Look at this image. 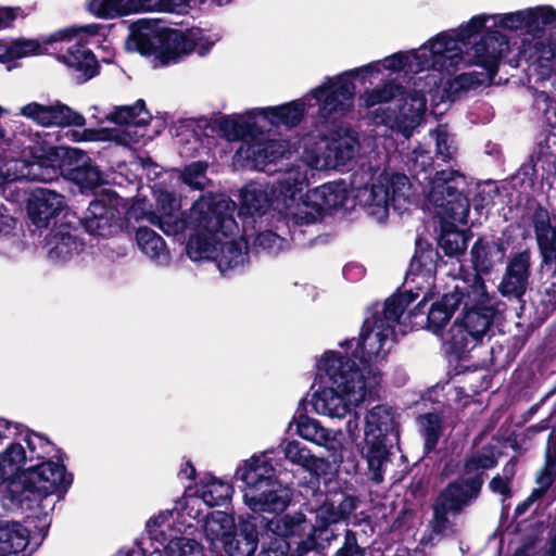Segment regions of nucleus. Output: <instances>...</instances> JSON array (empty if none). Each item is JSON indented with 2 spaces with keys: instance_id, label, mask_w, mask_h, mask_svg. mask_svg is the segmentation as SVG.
<instances>
[{
  "instance_id": "nucleus-1",
  "label": "nucleus",
  "mask_w": 556,
  "mask_h": 556,
  "mask_svg": "<svg viewBox=\"0 0 556 556\" xmlns=\"http://www.w3.org/2000/svg\"><path fill=\"white\" fill-rule=\"evenodd\" d=\"M438 253L431 248L417 252L409 266L412 281L421 279L426 286L416 287V293L394 294L364 321L357 341L340 343L343 351L324 352L316 362V378L323 384L312 396L316 414L343 419L364 402L374 400L380 384L378 365L386 358L396 333L407 327L401 321L406 307L420 294L419 308L434 294V273Z\"/></svg>"
},
{
  "instance_id": "nucleus-2",
  "label": "nucleus",
  "mask_w": 556,
  "mask_h": 556,
  "mask_svg": "<svg viewBox=\"0 0 556 556\" xmlns=\"http://www.w3.org/2000/svg\"><path fill=\"white\" fill-rule=\"evenodd\" d=\"M509 52V38L498 29L488 30L481 39L462 54L459 43L451 30L441 31L418 49L397 52L365 66L348 71L340 76L353 84L352 78L362 75L363 83L368 76L378 75L382 70L391 73L403 71L417 74L434 70L453 74L462 64L479 65L486 70L490 79L496 74L501 59Z\"/></svg>"
},
{
  "instance_id": "nucleus-3",
  "label": "nucleus",
  "mask_w": 556,
  "mask_h": 556,
  "mask_svg": "<svg viewBox=\"0 0 556 556\" xmlns=\"http://www.w3.org/2000/svg\"><path fill=\"white\" fill-rule=\"evenodd\" d=\"M237 204L225 194H202L191 206V233L186 243L193 262L214 261L222 275L249 263L248 240L253 237L248 220H236Z\"/></svg>"
},
{
  "instance_id": "nucleus-4",
  "label": "nucleus",
  "mask_w": 556,
  "mask_h": 556,
  "mask_svg": "<svg viewBox=\"0 0 556 556\" xmlns=\"http://www.w3.org/2000/svg\"><path fill=\"white\" fill-rule=\"evenodd\" d=\"M489 23L508 31H525L530 39L521 41L520 54L535 62H549L556 56V45L542 36L545 27L556 23V10L549 5H538L507 13L477 14L467 23L450 29L459 43L462 54L472 36L480 34Z\"/></svg>"
},
{
  "instance_id": "nucleus-5",
  "label": "nucleus",
  "mask_w": 556,
  "mask_h": 556,
  "mask_svg": "<svg viewBox=\"0 0 556 556\" xmlns=\"http://www.w3.org/2000/svg\"><path fill=\"white\" fill-rule=\"evenodd\" d=\"M355 93V86L346 76L327 78L320 86L313 89L303 98L289 103L257 108L262 125L273 126H295L304 113L316 116L319 122L325 123L336 119L352 106Z\"/></svg>"
},
{
  "instance_id": "nucleus-6",
  "label": "nucleus",
  "mask_w": 556,
  "mask_h": 556,
  "mask_svg": "<svg viewBox=\"0 0 556 556\" xmlns=\"http://www.w3.org/2000/svg\"><path fill=\"white\" fill-rule=\"evenodd\" d=\"M214 43L215 39L199 28L174 29L157 21L139 20L131 26L127 49L153 55L156 67L178 63L193 51L205 55Z\"/></svg>"
},
{
  "instance_id": "nucleus-7",
  "label": "nucleus",
  "mask_w": 556,
  "mask_h": 556,
  "mask_svg": "<svg viewBox=\"0 0 556 556\" xmlns=\"http://www.w3.org/2000/svg\"><path fill=\"white\" fill-rule=\"evenodd\" d=\"M350 185L359 205L378 223L387 220L391 205L403 213L418 203L412 184L404 174L363 165L352 174Z\"/></svg>"
},
{
  "instance_id": "nucleus-8",
  "label": "nucleus",
  "mask_w": 556,
  "mask_h": 556,
  "mask_svg": "<svg viewBox=\"0 0 556 556\" xmlns=\"http://www.w3.org/2000/svg\"><path fill=\"white\" fill-rule=\"evenodd\" d=\"M406 165L417 178L425 174L424 179H429L422 192L427 200V208L430 205L435 214L443 220L466 224L469 213L468 199L459 191L465 185L463 175L454 169L437 172L433 177H428L427 172L432 166L431 152L418 146L406 154Z\"/></svg>"
},
{
  "instance_id": "nucleus-9",
  "label": "nucleus",
  "mask_w": 556,
  "mask_h": 556,
  "mask_svg": "<svg viewBox=\"0 0 556 556\" xmlns=\"http://www.w3.org/2000/svg\"><path fill=\"white\" fill-rule=\"evenodd\" d=\"M48 134H20L11 142V159L0 160V184L26 179L50 182L60 175L64 151L54 147Z\"/></svg>"
},
{
  "instance_id": "nucleus-10",
  "label": "nucleus",
  "mask_w": 556,
  "mask_h": 556,
  "mask_svg": "<svg viewBox=\"0 0 556 556\" xmlns=\"http://www.w3.org/2000/svg\"><path fill=\"white\" fill-rule=\"evenodd\" d=\"M273 453L267 450L254 454L242 460L235 472V478L243 483V503L253 513H282L291 503L292 491L278 481Z\"/></svg>"
},
{
  "instance_id": "nucleus-11",
  "label": "nucleus",
  "mask_w": 556,
  "mask_h": 556,
  "mask_svg": "<svg viewBox=\"0 0 556 556\" xmlns=\"http://www.w3.org/2000/svg\"><path fill=\"white\" fill-rule=\"evenodd\" d=\"M301 159L292 166H303L314 177L315 170L342 168L357 156L361 143L358 135L352 129H340L329 137L306 135L301 140Z\"/></svg>"
},
{
  "instance_id": "nucleus-12",
  "label": "nucleus",
  "mask_w": 556,
  "mask_h": 556,
  "mask_svg": "<svg viewBox=\"0 0 556 556\" xmlns=\"http://www.w3.org/2000/svg\"><path fill=\"white\" fill-rule=\"evenodd\" d=\"M424 89L404 92L392 83L365 91L362 99L368 108L392 102L381 122L389 128L401 132L405 138L420 124L426 111Z\"/></svg>"
},
{
  "instance_id": "nucleus-13",
  "label": "nucleus",
  "mask_w": 556,
  "mask_h": 556,
  "mask_svg": "<svg viewBox=\"0 0 556 556\" xmlns=\"http://www.w3.org/2000/svg\"><path fill=\"white\" fill-rule=\"evenodd\" d=\"M394 430L395 418L392 407L378 404L365 414L362 453L372 473V480L377 483L383 479V468L388 458L387 437Z\"/></svg>"
},
{
  "instance_id": "nucleus-14",
  "label": "nucleus",
  "mask_w": 556,
  "mask_h": 556,
  "mask_svg": "<svg viewBox=\"0 0 556 556\" xmlns=\"http://www.w3.org/2000/svg\"><path fill=\"white\" fill-rule=\"evenodd\" d=\"M312 176L308 169H303V166L289 165L278 176V189L281 199L277 201V212L281 214L287 223L293 225H309L316 220H306L303 217L313 204L309 199V191L304 195L303 190L309 185Z\"/></svg>"
},
{
  "instance_id": "nucleus-15",
  "label": "nucleus",
  "mask_w": 556,
  "mask_h": 556,
  "mask_svg": "<svg viewBox=\"0 0 556 556\" xmlns=\"http://www.w3.org/2000/svg\"><path fill=\"white\" fill-rule=\"evenodd\" d=\"M172 518L173 511L166 510L147 522L149 538L163 546V556H204L202 545L184 536V529L177 527Z\"/></svg>"
},
{
  "instance_id": "nucleus-16",
  "label": "nucleus",
  "mask_w": 556,
  "mask_h": 556,
  "mask_svg": "<svg viewBox=\"0 0 556 556\" xmlns=\"http://www.w3.org/2000/svg\"><path fill=\"white\" fill-rule=\"evenodd\" d=\"M153 193L156 202V211H149L144 218L152 225L159 227L167 236H177L186 228L191 231V207L187 213L179 214L180 199L161 185L153 186Z\"/></svg>"
},
{
  "instance_id": "nucleus-17",
  "label": "nucleus",
  "mask_w": 556,
  "mask_h": 556,
  "mask_svg": "<svg viewBox=\"0 0 556 556\" xmlns=\"http://www.w3.org/2000/svg\"><path fill=\"white\" fill-rule=\"evenodd\" d=\"M261 132L262 130L256 132L251 140L241 142L235 157L242 166L268 170L271 164L291 152V146L285 140L260 137Z\"/></svg>"
},
{
  "instance_id": "nucleus-18",
  "label": "nucleus",
  "mask_w": 556,
  "mask_h": 556,
  "mask_svg": "<svg viewBox=\"0 0 556 556\" xmlns=\"http://www.w3.org/2000/svg\"><path fill=\"white\" fill-rule=\"evenodd\" d=\"M124 204L115 194L106 193L90 202L84 217L86 230L93 236L109 237L122 229Z\"/></svg>"
},
{
  "instance_id": "nucleus-19",
  "label": "nucleus",
  "mask_w": 556,
  "mask_h": 556,
  "mask_svg": "<svg viewBox=\"0 0 556 556\" xmlns=\"http://www.w3.org/2000/svg\"><path fill=\"white\" fill-rule=\"evenodd\" d=\"M1 500L8 509L30 511L36 518H40L41 515L47 516L48 509H52L54 505V503L42 502L35 488L30 485L25 471L13 479H8Z\"/></svg>"
},
{
  "instance_id": "nucleus-20",
  "label": "nucleus",
  "mask_w": 556,
  "mask_h": 556,
  "mask_svg": "<svg viewBox=\"0 0 556 556\" xmlns=\"http://www.w3.org/2000/svg\"><path fill=\"white\" fill-rule=\"evenodd\" d=\"M265 528L267 533L286 541L288 538L305 535V539L298 543L296 556H305L317 546L312 520H308L302 513L275 517L266 522Z\"/></svg>"
},
{
  "instance_id": "nucleus-21",
  "label": "nucleus",
  "mask_w": 556,
  "mask_h": 556,
  "mask_svg": "<svg viewBox=\"0 0 556 556\" xmlns=\"http://www.w3.org/2000/svg\"><path fill=\"white\" fill-rule=\"evenodd\" d=\"M25 472L43 503H48V496L52 494H64L72 483V477L66 473L64 466L53 462L35 465Z\"/></svg>"
},
{
  "instance_id": "nucleus-22",
  "label": "nucleus",
  "mask_w": 556,
  "mask_h": 556,
  "mask_svg": "<svg viewBox=\"0 0 556 556\" xmlns=\"http://www.w3.org/2000/svg\"><path fill=\"white\" fill-rule=\"evenodd\" d=\"M20 114L45 127L71 125L83 127L86 124L81 114L60 102L48 105L30 102L20 109Z\"/></svg>"
},
{
  "instance_id": "nucleus-23",
  "label": "nucleus",
  "mask_w": 556,
  "mask_h": 556,
  "mask_svg": "<svg viewBox=\"0 0 556 556\" xmlns=\"http://www.w3.org/2000/svg\"><path fill=\"white\" fill-rule=\"evenodd\" d=\"M295 425L296 433L304 440L326 448L333 460H341L343 448V433L341 430L325 428L320 422L306 415H300L289 424V427Z\"/></svg>"
},
{
  "instance_id": "nucleus-24",
  "label": "nucleus",
  "mask_w": 556,
  "mask_h": 556,
  "mask_svg": "<svg viewBox=\"0 0 556 556\" xmlns=\"http://www.w3.org/2000/svg\"><path fill=\"white\" fill-rule=\"evenodd\" d=\"M278 198L281 199L278 189V179L274 186L263 182H250L241 191V215L249 214L250 217H243L242 223L248 220L255 223L254 214L263 215L269 208L277 211Z\"/></svg>"
},
{
  "instance_id": "nucleus-25",
  "label": "nucleus",
  "mask_w": 556,
  "mask_h": 556,
  "mask_svg": "<svg viewBox=\"0 0 556 556\" xmlns=\"http://www.w3.org/2000/svg\"><path fill=\"white\" fill-rule=\"evenodd\" d=\"M104 119L125 125L124 128H117L121 131H131L136 135L137 140L132 141L128 147L144 142V139L151 138L146 130V126L151 121L150 113L146 110L143 100H138L134 105L115 106L104 116Z\"/></svg>"
},
{
  "instance_id": "nucleus-26",
  "label": "nucleus",
  "mask_w": 556,
  "mask_h": 556,
  "mask_svg": "<svg viewBox=\"0 0 556 556\" xmlns=\"http://www.w3.org/2000/svg\"><path fill=\"white\" fill-rule=\"evenodd\" d=\"M531 254L522 251L515 254L507 264L505 275L498 286L504 296L521 298L529 285Z\"/></svg>"
},
{
  "instance_id": "nucleus-27",
  "label": "nucleus",
  "mask_w": 556,
  "mask_h": 556,
  "mask_svg": "<svg viewBox=\"0 0 556 556\" xmlns=\"http://www.w3.org/2000/svg\"><path fill=\"white\" fill-rule=\"evenodd\" d=\"M482 484L483 479L479 475L452 482L441 492L437 503L447 507L453 514H459L478 497Z\"/></svg>"
},
{
  "instance_id": "nucleus-28",
  "label": "nucleus",
  "mask_w": 556,
  "mask_h": 556,
  "mask_svg": "<svg viewBox=\"0 0 556 556\" xmlns=\"http://www.w3.org/2000/svg\"><path fill=\"white\" fill-rule=\"evenodd\" d=\"M260 542L258 530L252 516H239L236 530L222 548L227 556H253Z\"/></svg>"
},
{
  "instance_id": "nucleus-29",
  "label": "nucleus",
  "mask_w": 556,
  "mask_h": 556,
  "mask_svg": "<svg viewBox=\"0 0 556 556\" xmlns=\"http://www.w3.org/2000/svg\"><path fill=\"white\" fill-rule=\"evenodd\" d=\"M66 206L62 194L47 188L37 189L28 202V214L37 227H48L51 218Z\"/></svg>"
},
{
  "instance_id": "nucleus-30",
  "label": "nucleus",
  "mask_w": 556,
  "mask_h": 556,
  "mask_svg": "<svg viewBox=\"0 0 556 556\" xmlns=\"http://www.w3.org/2000/svg\"><path fill=\"white\" fill-rule=\"evenodd\" d=\"M308 191L313 204L303 217L306 220H317L324 210L341 206L348 200V187L342 180L324 184Z\"/></svg>"
},
{
  "instance_id": "nucleus-31",
  "label": "nucleus",
  "mask_w": 556,
  "mask_h": 556,
  "mask_svg": "<svg viewBox=\"0 0 556 556\" xmlns=\"http://www.w3.org/2000/svg\"><path fill=\"white\" fill-rule=\"evenodd\" d=\"M219 130L228 140H239L242 142L251 140L256 132H260L264 125L261 124L257 108L252 109L244 114H233L225 116L219 121Z\"/></svg>"
},
{
  "instance_id": "nucleus-32",
  "label": "nucleus",
  "mask_w": 556,
  "mask_h": 556,
  "mask_svg": "<svg viewBox=\"0 0 556 556\" xmlns=\"http://www.w3.org/2000/svg\"><path fill=\"white\" fill-rule=\"evenodd\" d=\"M48 256L54 262H66L79 254L83 243L78 240L75 229L68 225H60L47 241Z\"/></svg>"
},
{
  "instance_id": "nucleus-33",
  "label": "nucleus",
  "mask_w": 556,
  "mask_h": 556,
  "mask_svg": "<svg viewBox=\"0 0 556 556\" xmlns=\"http://www.w3.org/2000/svg\"><path fill=\"white\" fill-rule=\"evenodd\" d=\"M355 508V500L343 494L338 498L325 502L313 513L315 516V521L312 522L314 534L326 529L331 523L345 519Z\"/></svg>"
},
{
  "instance_id": "nucleus-34",
  "label": "nucleus",
  "mask_w": 556,
  "mask_h": 556,
  "mask_svg": "<svg viewBox=\"0 0 556 556\" xmlns=\"http://www.w3.org/2000/svg\"><path fill=\"white\" fill-rule=\"evenodd\" d=\"M532 223L544 262L555 263L556 269V228L551 224L549 213L538 207L532 215Z\"/></svg>"
},
{
  "instance_id": "nucleus-35",
  "label": "nucleus",
  "mask_w": 556,
  "mask_h": 556,
  "mask_svg": "<svg viewBox=\"0 0 556 556\" xmlns=\"http://www.w3.org/2000/svg\"><path fill=\"white\" fill-rule=\"evenodd\" d=\"M64 151L63 157L74 159L77 165L72 167L68 172V177L81 188L91 189L101 180L99 169L91 163L88 155L78 149H67L64 147H56Z\"/></svg>"
},
{
  "instance_id": "nucleus-36",
  "label": "nucleus",
  "mask_w": 556,
  "mask_h": 556,
  "mask_svg": "<svg viewBox=\"0 0 556 556\" xmlns=\"http://www.w3.org/2000/svg\"><path fill=\"white\" fill-rule=\"evenodd\" d=\"M237 522L233 516L216 510L207 515L203 523V533L210 545L215 548H223L231 532L236 530Z\"/></svg>"
},
{
  "instance_id": "nucleus-37",
  "label": "nucleus",
  "mask_w": 556,
  "mask_h": 556,
  "mask_svg": "<svg viewBox=\"0 0 556 556\" xmlns=\"http://www.w3.org/2000/svg\"><path fill=\"white\" fill-rule=\"evenodd\" d=\"M545 458L544 469L538 477L539 486L532 491L531 495L522 504L517 506V515L523 514L533 502L541 498L556 479V434L554 432L548 438Z\"/></svg>"
},
{
  "instance_id": "nucleus-38",
  "label": "nucleus",
  "mask_w": 556,
  "mask_h": 556,
  "mask_svg": "<svg viewBox=\"0 0 556 556\" xmlns=\"http://www.w3.org/2000/svg\"><path fill=\"white\" fill-rule=\"evenodd\" d=\"M62 59L68 67L74 70L80 81H86L98 73L99 65L96 56L80 40L70 46Z\"/></svg>"
},
{
  "instance_id": "nucleus-39",
  "label": "nucleus",
  "mask_w": 556,
  "mask_h": 556,
  "mask_svg": "<svg viewBox=\"0 0 556 556\" xmlns=\"http://www.w3.org/2000/svg\"><path fill=\"white\" fill-rule=\"evenodd\" d=\"M136 242L140 251L156 266L166 267L170 264V253L164 239L148 227H139Z\"/></svg>"
},
{
  "instance_id": "nucleus-40",
  "label": "nucleus",
  "mask_w": 556,
  "mask_h": 556,
  "mask_svg": "<svg viewBox=\"0 0 556 556\" xmlns=\"http://www.w3.org/2000/svg\"><path fill=\"white\" fill-rule=\"evenodd\" d=\"M65 136L73 142H109L113 141L121 146H129L137 140L131 131H121L116 128H85L71 129Z\"/></svg>"
},
{
  "instance_id": "nucleus-41",
  "label": "nucleus",
  "mask_w": 556,
  "mask_h": 556,
  "mask_svg": "<svg viewBox=\"0 0 556 556\" xmlns=\"http://www.w3.org/2000/svg\"><path fill=\"white\" fill-rule=\"evenodd\" d=\"M285 458L306 471L319 476L325 472L328 464L324 458L312 454L311 450L296 440H288L281 444Z\"/></svg>"
},
{
  "instance_id": "nucleus-42",
  "label": "nucleus",
  "mask_w": 556,
  "mask_h": 556,
  "mask_svg": "<svg viewBox=\"0 0 556 556\" xmlns=\"http://www.w3.org/2000/svg\"><path fill=\"white\" fill-rule=\"evenodd\" d=\"M456 515L447 507L435 502L433 518L429 523V529L422 534L420 543L422 545H434L441 538L456 533L458 531L457 523L451 518Z\"/></svg>"
},
{
  "instance_id": "nucleus-43",
  "label": "nucleus",
  "mask_w": 556,
  "mask_h": 556,
  "mask_svg": "<svg viewBox=\"0 0 556 556\" xmlns=\"http://www.w3.org/2000/svg\"><path fill=\"white\" fill-rule=\"evenodd\" d=\"M462 302L463 292L459 291L458 287L453 292L444 294L441 300L431 305L428 314V328L433 333H439Z\"/></svg>"
},
{
  "instance_id": "nucleus-44",
  "label": "nucleus",
  "mask_w": 556,
  "mask_h": 556,
  "mask_svg": "<svg viewBox=\"0 0 556 556\" xmlns=\"http://www.w3.org/2000/svg\"><path fill=\"white\" fill-rule=\"evenodd\" d=\"M506 249L502 243L477 241L471 249V260L478 273L488 274L492 268L502 263Z\"/></svg>"
},
{
  "instance_id": "nucleus-45",
  "label": "nucleus",
  "mask_w": 556,
  "mask_h": 556,
  "mask_svg": "<svg viewBox=\"0 0 556 556\" xmlns=\"http://www.w3.org/2000/svg\"><path fill=\"white\" fill-rule=\"evenodd\" d=\"M46 47L36 39L18 38L0 42V63H10L17 59L42 54Z\"/></svg>"
},
{
  "instance_id": "nucleus-46",
  "label": "nucleus",
  "mask_w": 556,
  "mask_h": 556,
  "mask_svg": "<svg viewBox=\"0 0 556 556\" xmlns=\"http://www.w3.org/2000/svg\"><path fill=\"white\" fill-rule=\"evenodd\" d=\"M501 452L488 444L473 451L467 456L464 465V473L468 477L479 475L483 479V471L494 468L498 464Z\"/></svg>"
},
{
  "instance_id": "nucleus-47",
  "label": "nucleus",
  "mask_w": 556,
  "mask_h": 556,
  "mask_svg": "<svg viewBox=\"0 0 556 556\" xmlns=\"http://www.w3.org/2000/svg\"><path fill=\"white\" fill-rule=\"evenodd\" d=\"M28 544V531L18 522H0V556L23 551Z\"/></svg>"
},
{
  "instance_id": "nucleus-48",
  "label": "nucleus",
  "mask_w": 556,
  "mask_h": 556,
  "mask_svg": "<svg viewBox=\"0 0 556 556\" xmlns=\"http://www.w3.org/2000/svg\"><path fill=\"white\" fill-rule=\"evenodd\" d=\"M494 309L485 306L484 309L468 308L460 319L467 328V333L475 337L477 344L482 342L483 338L489 336L494 317Z\"/></svg>"
},
{
  "instance_id": "nucleus-49",
  "label": "nucleus",
  "mask_w": 556,
  "mask_h": 556,
  "mask_svg": "<svg viewBox=\"0 0 556 556\" xmlns=\"http://www.w3.org/2000/svg\"><path fill=\"white\" fill-rule=\"evenodd\" d=\"M232 485L216 478H205L197 491V496L206 506H219L226 503L232 495Z\"/></svg>"
},
{
  "instance_id": "nucleus-50",
  "label": "nucleus",
  "mask_w": 556,
  "mask_h": 556,
  "mask_svg": "<svg viewBox=\"0 0 556 556\" xmlns=\"http://www.w3.org/2000/svg\"><path fill=\"white\" fill-rule=\"evenodd\" d=\"M442 340L446 351L456 356H462L478 345L475 337L467 333V328L460 319L454 321Z\"/></svg>"
},
{
  "instance_id": "nucleus-51",
  "label": "nucleus",
  "mask_w": 556,
  "mask_h": 556,
  "mask_svg": "<svg viewBox=\"0 0 556 556\" xmlns=\"http://www.w3.org/2000/svg\"><path fill=\"white\" fill-rule=\"evenodd\" d=\"M90 11L100 17H115L136 12L135 0H91Z\"/></svg>"
},
{
  "instance_id": "nucleus-52",
  "label": "nucleus",
  "mask_w": 556,
  "mask_h": 556,
  "mask_svg": "<svg viewBox=\"0 0 556 556\" xmlns=\"http://www.w3.org/2000/svg\"><path fill=\"white\" fill-rule=\"evenodd\" d=\"M22 441L12 442L0 453V467L9 476H15L29 460Z\"/></svg>"
},
{
  "instance_id": "nucleus-53",
  "label": "nucleus",
  "mask_w": 556,
  "mask_h": 556,
  "mask_svg": "<svg viewBox=\"0 0 556 556\" xmlns=\"http://www.w3.org/2000/svg\"><path fill=\"white\" fill-rule=\"evenodd\" d=\"M464 298L465 295L463 294V299ZM485 306H491L493 307L494 312L496 311L495 301L488 293L484 281L480 277L476 276L466 292L465 307L466 309L478 308L482 311Z\"/></svg>"
},
{
  "instance_id": "nucleus-54",
  "label": "nucleus",
  "mask_w": 556,
  "mask_h": 556,
  "mask_svg": "<svg viewBox=\"0 0 556 556\" xmlns=\"http://www.w3.org/2000/svg\"><path fill=\"white\" fill-rule=\"evenodd\" d=\"M420 431L425 438V448L430 452L437 445L441 429L442 421L437 414L429 413L418 418Z\"/></svg>"
},
{
  "instance_id": "nucleus-55",
  "label": "nucleus",
  "mask_w": 556,
  "mask_h": 556,
  "mask_svg": "<svg viewBox=\"0 0 556 556\" xmlns=\"http://www.w3.org/2000/svg\"><path fill=\"white\" fill-rule=\"evenodd\" d=\"M23 442L27 445L28 451L26 453L29 462L43 459L53 451V446L47 438L35 433L29 429H27L24 434Z\"/></svg>"
},
{
  "instance_id": "nucleus-56",
  "label": "nucleus",
  "mask_w": 556,
  "mask_h": 556,
  "mask_svg": "<svg viewBox=\"0 0 556 556\" xmlns=\"http://www.w3.org/2000/svg\"><path fill=\"white\" fill-rule=\"evenodd\" d=\"M23 442L27 445L28 451L26 453L29 462L43 459L53 451V446L47 438L35 433L29 429H27L24 434Z\"/></svg>"
},
{
  "instance_id": "nucleus-57",
  "label": "nucleus",
  "mask_w": 556,
  "mask_h": 556,
  "mask_svg": "<svg viewBox=\"0 0 556 556\" xmlns=\"http://www.w3.org/2000/svg\"><path fill=\"white\" fill-rule=\"evenodd\" d=\"M207 164L204 162H193L185 167L181 173L182 181L192 189L202 190L208 184L206 177Z\"/></svg>"
},
{
  "instance_id": "nucleus-58",
  "label": "nucleus",
  "mask_w": 556,
  "mask_h": 556,
  "mask_svg": "<svg viewBox=\"0 0 556 556\" xmlns=\"http://www.w3.org/2000/svg\"><path fill=\"white\" fill-rule=\"evenodd\" d=\"M138 11H160L182 13L187 10L188 5L184 0H135Z\"/></svg>"
},
{
  "instance_id": "nucleus-59",
  "label": "nucleus",
  "mask_w": 556,
  "mask_h": 556,
  "mask_svg": "<svg viewBox=\"0 0 556 556\" xmlns=\"http://www.w3.org/2000/svg\"><path fill=\"white\" fill-rule=\"evenodd\" d=\"M439 244L445 254L454 256L463 253L467 248L465 235L457 230H445L442 232Z\"/></svg>"
},
{
  "instance_id": "nucleus-60",
  "label": "nucleus",
  "mask_w": 556,
  "mask_h": 556,
  "mask_svg": "<svg viewBox=\"0 0 556 556\" xmlns=\"http://www.w3.org/2000/svg\"><path fill=\"white\" fill-rule=\"evenodd\" d=\"M431 135L434 137L437 142L438 155H440L445 162L452 160L456 153V147L454 146V140L450 135L447 127L445 125H440L433 132H431Z\"/></svg>"
},
{
  "instance_id": "nucleus-61",
  "label": "nucleus",
  "mask_w": 556,
  "mask_h": 556,
  "mask_svg": "<svg viewBox=\"0 0 556 556\" xmlns=\"http://www.w3.org/2000/svg\"><path fill=\"white\" fill-rule=\"evenodd\" d=\"M253 244L257 249L269 253H277L285 248L286 239L270 230H264L255 235Z\"/></svg>"
},
{
  "instance_id": "nucleus-62",
  "label": "nucleus",
  "mask_w": 556,
  "mask_h": 556,
  "mask_svg": "<svg viewBox=\"0 0 556 556\" xmlns=\"http://www.w3.org/2000/svg\"><path fill=\"white\" fill-rule=\"evenodd\" d=\"M334 556H365V549L358 545L355 532H345L344 542Z\"/></svg>"
},
{
  "instance_id": "nucleus-63",
  "label": "nucleus",
  "mask_w": 556,
  "mask_h": 556,
  "mask_svg": "<svg viewBox=\"0 0 556 556\" xmlns=\"http://www.w3.org/2000/svg\"><path fill=\"white\" fill-rule=\"evenodd\" d=\"M1 444L4 440L23 441L24 434L27 429L25 426L12 422L2 418Z\"/></svg>"
},
{
  "instance_id": "nucleus-64",
  "label": "nucleus",
  "mask_w": 556,
  "mask_h": 556,
  "mask_svg": "<svg viewBox=\"0 0 556 556\" xmlns=\"http://www.w3.org/2000/svg\"><path fill=\"white\" fill-rule=\"evenodd\" d=\"M261 556H296V549L290 553L289 543L275 536V540L262 551Z\"/></svg>"
}]
</instances>
